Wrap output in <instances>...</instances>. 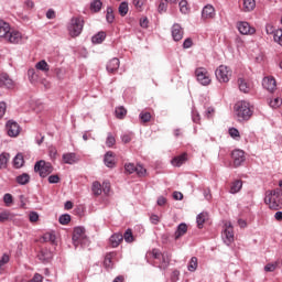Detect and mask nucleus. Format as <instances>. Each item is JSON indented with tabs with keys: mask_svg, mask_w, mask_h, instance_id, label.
Listing matches in <instances>:
<instances>
[{
	"mask_svg": "<svg viewBox=\"0 0 282 282\" xmlns=\"http://www.w3.org/2000/svg\"><path fill=\"white\" fill-rule=\"evenodd\" d=\"M0 41L18 45L19 43H22L23 35L21 32L12 30V28H10V23L0 20Z\"/></svg>",
	"mask_w": 282,
	"mask_h": 282,
	"instance_id": "obj_1",
	"label": "nucleus"
},
{
	"mask_svg": "<svg viewBox=\"0 0 282 282\" xmlns=\"http://www.w3.org/2000/svg\"><path fill=\"white\" fill-rule=\"evenodd\" d=\"M264 204L269 206L271 210H281L282 209V189H269L265 192Z\"/></svg>",
	"mask_w": 282,
	"mask_h": 282,
	"instance_id": "obj_2",
	"label": "nucleus"
},
{
	"mask_svg": "<svg viewBox=\"0 0 282 282\" xmlns=\"http://www.w3.org/2000/svg\"><path fill=\"white\" fill-rule=\"evenodd\" d=\"M235 112L239 122H245L252 118V107H250V102L245 100L235 105Z\"/></svg>",
	"mask_w": 282,
	"mask_h": 282,
	"instance_id": "obj_3",
	"label": "nucleus"
},
{
	"mask_svg": "<svg viewBox=\"0 0 282 282\" xmlns=\"http://www.w3.org/2000/svg\"><path fill=\"white\" fill-rule=\"evenodd\" d=\"M147 258L154 259L155 261H158V259H162L159 265L160 270H166L171 263V253L166 251L161 253L160 249H152L147 253Z\"/></svg>",
	"mask_w": 282,
	"mask_h": 282,
	"instance_id": "obj_4",
	"label": "nucleus"
},
{
	"mask_svg": "<svg viewBox=\"0 0 282 282\" xmlns=\"http://www.w3.org/2000/svg\"><path fill=\"white\" fill-rule=\"evenodd\" d=\"M84 25H85V21L83 20L82 17L73 18L70 20V24L68 26L70 36H73V37L80 36Z\"/></svg>",
	"mask_w": 282,
	"mask_h": 282,
	"instance_id": "obj_5",
	"label": "nucleus"
},
{
	"mask_svg": "<svg viewBox=\"0 0 282 282\" xmlns=\"http://www.w3.org/2000/svg\"><path fill=\"white\" fill-rule=\"evenodd\" d=\"M89 240L87 239V235L85 234V228L76 227L73 231V243L74 247L85 246Z\"/></svg>",
	"mask_w": 282,
	"mask_h": 282,
	"instance_id": "obj_6",
	"label": "nucleus"
},
{
	"mask_svg": "<svg viewBox=\"0 0 282 282\" xmlns=\"http://www.w3.org/2000/svg\"><path fill=\"white\" fill-rule=\"evenodd\" d=\"M34 171L39 173L40 177H47L54 171V167L52 163L42 160L35 163Z\"/></svg>",
	"mask_w": 282,
	"mask_h": 282,
	"instance_id": "obj_7",
	"label": "nucleus"
},
{
	"mask_svg": "<svg viewBox=\"0 0 282 282\" xmlns=\"http://www.w3.org/2000/svg\"><path fill=\"white\" fill-rule=\"evenodd\" d=\"M195 77L197 83H199V85H203L204 87H207V85H210V83L213 82L210 79V73H208V69L204 67L196 68Z\"/></svg>",
	"mask_w": 282,
	"mask_h": 282,
	"instance_id": "obj_8",
	"label": "nucleus"
},
{
	"mask_svg": "<svg viewBox=\"0 0 282 282\" xmlns=\"http://www.w3.org/2000/svg\"><path fill=\"white\" fill-rule=\"evenodd\" d=\"M215 74L219 83H228L230 80V76H232V70L226 65H220L216 69Z\"/></svg>",
	"mask_w": 282,
	"mask_h": 282,
	"instance_id": "obj_9",
	"label": "nucleus"
},
{
	"mask_svg": "<svg viewBox=\"0 0 282 282\" xmlns=\"http://www.w3.org/2000/svg\"><path fill=\"white\" fill-rule=\"evenodd\" d=\"M223 239L227 246H230V243H232V241H235V230L232 228V223H230V221L225 223L224 231H223Z\"/></svg>",
	"mask_w": 282,
	"mask_h": 282,
	"instance_id": "obj_10",
	"label": "nucleus"
},
{
	"mask_svg": "<svg viewBox=\"0 0 282 282\" xmlns=\"http://www.w3.org/2000/svg\"><path fill=\"white\" fill-rule=\"evenodd\" d=\"M237 30L240 32V34L252 36V34H256L257 29L254 26H251L250 23L247 21H240L237 22Z\"/></svg>",
	"mask_w": 282,
	"mask_h": 282,
	"instance_id": "obj_11",
	"label": "nucleus"
},
{
	"mask_svg": "<svg viewBox=\"0 0 282 282\" xmlns=\"http://www.w3.org/2000/svg\"><path fill=\"white\" fill-rule=\"evenodd\" d=\"M7 133L10 138H17L21 133V127L17 121L10 120L7 122Z\"/></svg>",
	"mask_w": 282,
	"mask_h": 282,
	"instance_id": "obj_12",
	"label": "nucleus"
},
{
	"mask_svg": "<svg viewBox=\"0 0 282 282\" xmlns=\"http://www.w3.org/2000/svg\"><path fill=\"white\" fill-rule=\"evenodd\" d=\"M239 8L241 12H254L257 0H239Z\"/></svg>",
	"mask_w": 282,
	"mask_h": 282,
	"instance_id": "obj_13",
	"label": "nucleus"
},
{
	"mask_svg": "<svg viewBox=\"0 0 282 282\" xmlns=\"http://www.w3.org/2000/svg\"><path fill=\"white\" fill-rule=\"evenodd\" d=\"M231 158L234 160V166L237 169L246 162V153L242 150H235L231 153Z\"/></svg>",
	"mask_w": 282,
	"mask_h": 282,
	"instance_id": "obj_14",
	"label": "nucleus"
},
{
	"mask_svg": "<svg viewBox=\"0 0 282 282\" xmlns=\"http://www.w3.org/2000/svg\"><path fill=\"white\" fill-rule=\"evenodd\" d=\"M265 32L267 34H273V39L275 41V43H279V45L282 46V30L278 29L276 31H274V26H272V24H268L265 26Z\"/></svg>",
	"mask_w": 282,
	"mask_h": 282,
	"instance_id": "obj_15",
	"label": "nucleus"
},
{
	"mask_svg": "<svg viewBox=\"0 0 282 282\" xmlns=\"http://www.w3.org/2000/svg\"><path fill=\"white\" fill-rule=\"evenodd\" d=\"M171 32L173 41H182V39H184V29H182V25H180V23H174L172 25Z\"/></svg>",
	"mask_w": 282,
	"mask_h": 282,
	"instance_id": "obj_16",
	"label": "nucleus"
},
{
	"mask_svg": "<svg viewBox=\"0 0 282 282\" xmlns=\"http://www.w3.org/2000/svg\"><path fill=\"white\" fill-rule=\"evenodd\" d=\"M210 19H215V7H213V4H207L202 10V20L208 21Z\"/></svg>",
	"mask_w": 282,
	"mask_h": 282,
	"instance_id": "obj_17",
	"label": "nucleus"
},
{
	"mask_svg": "<svg viewBox=\"0 0 282 282\" xmlns=\"http://www.w3.org/2000/svg\"><path fill=\"white\" fill-rule=\"evenodd\" d=\"M62 160L64 164H76L77 162H80V156L74 152H68L63 154Z\"/></svg>",
	"mask_w": 282,
	"mask_h": 282,
	"instance_id": "obj_18",
	"label": "nucleus"
},
{
	"mask_svg": "<svg viewBox=\"0 0 282 282\" xmlns=\"http://www.w3.org/2000/svg\"><path fill=\"white\" fill-rule=\"evenodd\" d=\"M262 87L272 94L274 89H276V80L274 77H264L262 80Z\"/></svg>",
	"mask_w": 282,
	"mask_h": 282,
	"instance_id": "obj_19",
	"label": "nucleus"
},
{
	"mask_svg": "<svg viewBox=\"0 0 282 282\" xmlns=\"http://www.w3.org/2000/svg\"><path fill=\"white\" fill-rule=\"evenodd\" d=\"M0 87H6L7 89L14 87V82L10 78V75L6 73L0 75Z\"/></svg>",
	"mask_w": 282,
	"mask_h": 282,
	"instance_id": "obj_20",
	"label": "nucleus"
},
{
	"mask_svg": "<svg viewBox=\"0 0 282 282\" xmlns=\"http://www.w3.org/2000/svg\"><path fill=\"white\" fill-rule=\"evenodd\" d=\"M188 161V154L186 152L174 156L171 161L172 166H182V164H185Z\"/></svg>",
	"mask_w": 282,
	"mask_h": 282,
	"instance_id": "obj_21",
	"label": "nucleus"
},
{
	"mask_svg": "<svg viewBox=\"0 0 282 282\" xmlns=\"http://www.w3.org/2000/svg\"><path fill=\"white\" fill-rule=\"evenodd\" d=\"M104 162L108 169H113L116 166V154L112 151H108L105 154Z\"/></svg>",
	"mask_w": 282,
	"mask_h": 282,
	"instance_id": "obj_22",
	"label": "nucleus"
},
{
	"mask_svg": "<svg viewBox=\"0 0 282 282\" xmlns=\"http://www.w3.org/2000/svg\"><path fill=\"white\" fill-rule=\"evenodd\" d=\"M119 68H120V59L116 57L110 59L107 64V72H109V74H113L115 72H118Z\"/></svg>",
	"mask_w": 282,
	"mask_h": 282,
	"instance_id": "obj_23",
	"label": "nucleus"
},
{
	"mask_svg": "<svg viewBox=\"0 0 282 282\" xmlns=\"http://www.w3.org/2000/svg\"><path fill=\"white\" fill-rule=\"evenodd\" d=\"M186 232H188V226L184 223L180 224L174 234V239L177 241V239H181V237H184V235H186Z\"/></svg>",
	"mask_w": 282,
	"mask_h": 282,
	"instance_id": "obj_24",
	"label": "nucleus"
},
{
	"mask_svg": "<svg viewBox=\"0 0 282 282\" xmlns=\"http://www.w3.org/2000/svg\"><path fill=\"white\" fill-rule=\"evenodd\" d=\"M238 87L240 91H242L243 94H249L250 89H252V86L250 85V83H248V80L241 77L238 78Z\"/></svg>",
	"mask_w": 282,
	"mask_h": 282,
	"instance_id": "obj_25",
	"label": "nucleus"
},
{
	"mask_svg": "<svg viewBox=\"0 0 282 282\" xmlns=\"http://www.w3.org/2000/svg\"><path fill=\"white\" fill-rule=\"evenodd\" d=\"M123 239L124 237L122 236V234H115L110 237V246L112 248H118L120 243H122Z\"/></svg>",
	"mask_w": 282,
	"mask_h": 282,
	"instance_id": "obj_26",
	"label": "nucleus"
},
{
	"mask_svg": "<svg viewBox=\"0 0 282 282\" xmlns=\"http://www.w3.org/2000/svg\"><path fill=\"white\" fill-rule=\"evenodd\" d=\"M8 162H10V153L2 152L0 154V171L8 169Z\"/></svg>",
	"mask_w": 282,
	"mask_h": 282,
	"instance_id": "obj_27",
	"label": "nucleus"
},
{
	"mask_svg": "<svg viewBox=\"0 0 282 282\" xmlns=\"http://www.w3.org/2000/svg\"><path fill=\"white\" fill-rule=\"evenodd\" d=\"M113 257H116L115 252L107 253L104 260V265L107 268V270H111L113 268Z\"/></svg>",
	"mask_w": 282,
	"mask_h": 282,
	"instance_id": "obj_28",
	"label": "nucleus"
},
{
	"mask_svg": "<svg viewBox=\"0 0 282 282\" xmlns=\"http://www.w3.org/2000/svg\"><path fill=\"white\" fill-rule=\"evenodd\" d=\"M105 39H107V33H105V31H100L93 36L91 41L95 45H99L102 43V41H105Z\"/></svg>",
	"mask_w": 282,
	"mask_h": 282,
	"instance_id": "obj_29",
	"label": "nucleus"
},
{
	"mask_svg": "<svg viewBox=\"0 0 282 282\" xmlns=\"http://www.w3.org/2000/svg\"><path fill=\"white\" fill-rule=\"evenodd\" d=\"M242 186H243V183L241 181L237 180L231 183L229 193L235 195L236 193H239V191H241Z\"/></svg>",
	"mask_w": 282,
	"mask_h": 282,
	"instance_id": "obj_30",
	"label": "nucleus"
},
{
	"mask_svg": "<svg viewBox=\"0 0 282 282\" xmlns=\"http://www.w3.org/2000/svg\"><path fill=\"white\" fill-rule=\"evenodd\" d=\"M15 215L8 212V210H4L0 214V223L3 224L6 221H12V219H14Z\"/></svg>",
	"mask_w": 282,
	"mask_h": 282,
	"instance_id": "obj_31",
	"label": "nucleus"
},
{
	"mask_svg": "<svg viewBox=\"0 0 282 282\" xmlns=\"http://www.w3.org/2000/svg\"><path fill=\"white\" fill-rule=\"evenodd\" d=\"M206 219H208L207 213H200L196 217L198 228H204V224H206Z\"/></svg>",
	"mask_w": 282,
	"mask_h": 282,
	"instance_id": "obj_32",
	"label": "nucleus"
},
{
	"mask_svg": "<svg viewBox=\"0 0 282 282\" xmlns=\"http://www.w3.org/2000/svg\"><path fill=\"white\" fill-rule=\"evenodd\" d=\"M91 191L95 197H99V195H102V185L99 182H94Z\"/></svg>",
	"mask_w": 282,
	"mask_h": 282,
	"instance_id": "obj_33",
	"label": "nucleus"
},
{
	"mask_svg": "<svg viewBox=\"0 0 282 282\" xmlns=\"http://www.w3.org/2000/svg\"><path fill=\"white\" fill-rule=\"evenodd\" d=\"M24 160H23V154L19 153L15 155V158L13 159V166L14 169H21V166H23L24 164Z\"/></svg>",
	"mask_w": 282,
	"mask_h": 282,
	"instance_id": "obj_34",
	"label": "nucleus"
},
{
	"mask_svg": "<svg viewBox=\"0 0 282 282\" xmlns=\"http://www.w3.org/2000/svg\"><path fill=\"white\" fill-rule=\"evenodd\" d=\"M102 9V1L100 0H95L90 3V10L91 12H100Z\"/></svg>",
	"mask_w": 282,
	"mask_h": 282,
	"instance_id": "obj_35",
	"label": "nucleus"
},
{
	"mask_svg": "<svg viewBox=\"0 0 282 282\" xmlns=\"http://www.w3.org/2000/svg\"><path fill=\"white\" fill-rule=\"evenodd\" d=\"M35 67L40 69V72H50V64L45 62V59L40 61Z\"/></svg>",
	"mask_w": 282,
	"mask_h": 282,
	"instance_id": "obj_36",
	"label": "nucleus"
},
{
	"mask_svg": "<svg viewBox=\"0 0 282 282\" xmlns=\"http://www.w3.org/2000/svg\"><path fill=\"white\" fill-rule=\"evenodd\" d=\"M115 113L119 120H122L127 116V109L122 106L118 107V108H116Z\"/></svg>",
	"mask_w": 282,
	"mask_h": 282,
	"instance_id": "obj_37",
	"label": "nucleus"
},
{
	"mask_svg": "<svg viewBox=\"0 0 282 282\" xmlns=\"http://www.w3.org/2000/svg\"><path fill=\"white\" fill-rule=\"evenodd\" d=\"M10 262V256L3 254L0 259V274H3V270H6V263Z\"/></svg>",
	"mask_w": 282,
	"mask_h": 282,
	"instance_id": "obj_38",
	"label": "nucleus"
},
{
	"mask_svg": "<svg viewBox=\"0 0 282 282\" xmlns=\"http://www.w3.org/2000/svg\"><path fill=\"white\" fill-rule=\"evenodd\" d=\"M128 12H129V3L121 2L120 6H119L120 17H127Z\"/></svg>",
	"mask_w": 282,
	"mask_h": 282,
	"instance_id": "obj_39",
	"label": "nucleus"
},
{
	"mask_svg": "<svg viewBox=\"0 0 282 282\" xmlns=\"http://www.w3.org/2000/svg\"><path fill=\"white\" fill-rule=\"evenodd\" d=\"M197 257H192V259L189 260V263L187 265V269L189 272H195V270H197Z\"/></svg>",
	"mask_w": 282,
	"mask_h": 282,
	"instance_id": "obj_40",
	"label": "nucleus"
},
{
	"mask_svg": "<svg viewBox=\"0 0 282 282\" xmlns=\"http://www.w3.org/2000/svg\"><path fill=\"white\" fill-rule=\"evenodd\" d=\"M18 184L25 185L30 182V175L29 174H22L17 177Z\"/></svg>",
	"mask_w": 282,
	"mask_h": 282,
	"instance_id": "obj_41",
	"label": "nucleus"
},
{
	"mask_svg": "<svg viewBox=\"0 0 282 282\" xmlns=\"http://www.w3.org/2000/svg\"><path fill=\"white\" fill-rule=\"evenodd\" d=\"M122 237L127 243H133V232L131 229H127Z\"/></svg>",
	"mask_w": 282,
	"mask_h": 282,
	"instance_id": "obj_42",
	"label": "nucleus"
},
{
	"mask_svg": "<svg viewBox=\"0 0 282 282\" xmlns=\"http://www.w3.org/2000/svg\"><path fill=\"white\" fill-rule=\"evenodd\" d=\"M58 221H59V224H62V226H67V224H69V221H72V216H69V214H64V215L59 216Z\"/></svg>",
	"mask_w": 282,
	"mask_h": 282,
	"instance_id": "obj_43",
	"label": "nucleus"
},
{
	"mask_svg": "<svg viewBox=\"0 0 282 282\" xmlns=\"http://www.w3.org/2000/svg\"><path fill=\"white\" fill-rule=\"evenodd\" d=\"M139 118L141 120V122H151V112H147V111H142L140 115H139Z\"/></svg>",
	"mask_w": 282,
	"mask_h": 282,
	"instance_id": "obj_44",
	"label": "nucleus"
},
{
	"mask_svg": "<svg viewBox=\"0 0 282 282\" xmlns=\"http://www.w3.org/2000/svg\"><path fill=\"white\" fill-rule=\"evenodd\" d=\"M115 144H116V137H113V134L111 133H108V137L106 139V147L111 149V147H113Z\"/></svg>",
	"mask_w": 282,
	"mask_h": 282,
	"instance_id": "obj_45",
	"label": "nucleus"
},
{
	"mask_svg": "<svg viewBox=\"0 0 282 282\" xmlns=\"http://www.w3.org/2000/svg\"><path fill=\"white\" fill-rule=\"evenodd\" d=\"M279 268V262H271L264 267V272H274Z\"/></svg>",
	"mask_w": 282,
	"mask_h": 282,
	"instance_id": "obj_46",
	"label": "nucleus"
},
{
	"mask_svg": "<svg viewBox=\"0 0 282 282\" xmlns=\"http://www.w3.org/2000/svg\"><path fill=\"white\" fill-rule=\"evenodd\" d=\"M106 19H107L108 23H113V20L116 19V17L113 15V9L111 7L107 8Z\"/></svg>",
	"mask_w": 282,
	"mask_h": 282,
	"instance_id": "obj_47",
	"label": "nucleus"
},
{
	"mask_svg": "<svg viewBox=\"0 0 282 282\" xmlns=\"http://www.w3.org/2000/svg\"><path fill=\"white\" fill-rule=\"evenodd\" d=\"M178 6L182 14H186L188 12V2L186 0H181Z\"/></svg>",
	"mask_w": 282,
	"mask_h": 282,
	"instance_id": "obj_48",
	"label": "nucleus"
},
{
	"mask_svg": "<svg viewBox=\"0 0 282 282\" xmlns=\"http://www.w3.org/2000/svg\"><path fill=\"white\" fill-rule=\"evenodd\" d=\"M44 241H50L51 243H54L56 241V235L53 232H46L43 236Z\"/></svg>",
	"mask_w": 282,
	"mask_h": 282,
	"instance_id": "obj_49",
	"label": "nucleus"
},
{
	"mask_svg": "<svg viewBox=\"0 0 282 282\" xmlns=\"http://www.w3.org/2000/svg\"><path fill=\"white\" fill-rule=\"evenodd\" d=\"M134 173H137L139 177H144V175H147V169H144L142 165H137Z\"/></svg>",
	"mask_w": 282,
	"mask_h": 282,
	"instance_id": "obj_50",
	"label": "nucleus"
},
{
	"mask_svg": "<svg viewBox=\"0 0 282 282\" xmlns=\"http://www.w3.org/2000/svg\"><path fill=\"white\" fill-rule=\"evenodd\" d=\"M135 166L134 164L132 163H126L124 164V171L126 173H129V175H131L132 173H135Z\"/></svg>",
	"mask_w": 282,
	"mask_h": 282,
	"instance_id": "obj_51",
	"label": "nucleus"
},
{
	"mask_svg": "<svg viewBox=\"0 0 282 282\" xmlns=\"http://www.w3.org/2000/svg\"><path fill=\"white\" fill-rule=\"evenodd\" d=\"M3 202L6 206H12V203L14 202L12 194H4Z\"/></svg>",
	"mask_w": 282,
	"mask_h": 282,
	"instance_id": "obj_52",
	"label": "nucleus"
},
{
	"mask_svg": "<svg viewBox=\"0 0 282 282\" xmlns=\"http://www.w3.org/2000/svg\"><path fill=\"white\" fill-rule=\"evenodd\" d=\"M229 135L234 139H239L241 135L239 134V130L236 128H230L229 129Z\"/></svg>",
	"mask_w": 282,
	"mask_h": 282,
	"instance_id": "obj_53",
	"label": "nucleus"
},
{
	"mask_svg": "<svg viewBox=\"0 0 282 282\" xmlns=\"http://www.w3.org/2000/svg\"><path fill=\"white\" fill-rule=\"evenodd\" d=\"M282 106V100L281 98H275L274 100L270 101V107H272L273 109H276L278 107Z\"/></svg>",
	"mask_w": 282,
	"mask_h": 282,
	"instance_id": "obj_54",
	"label": "nucleus"
},
{
	"mask_svg": "<svg viewBox=\"0 0 282 282\" xmlns=\"http://www.w3.org/2000/svg\"><path fill=\"white\" fill-rule=\"evenodd\" d=\"M58 182H61V177L58 176V174L48 176L50 184H58Z\"/></svg>",
	"mask_w": 282,
	"mask_h": 282,
	"instance_id": "obj_55",
	"label": "nucleus"
},
{
	"mask_svg": "<svg viewBox=\"0 0 282 282\" xmlns=\"http://www.w3.org/2000/svg\"><path fill=\"white\" fill-rule=\"evenodd\" d=\"M101 191H104L105 195H109V191H111V183L104 182L101 186Z\"/></svg>",
	"mask_w": 282,
	"mask_h": 282,
	"instance_id": "obj_56",
	"label": "nucleus"
},
{
	"mask_svg": "<svg viewBox=\"0 0 282 282\" xmlns=\"http://www.w3.org/2000/svg\"><path fill=\"white\" fill-rule=\"evenodd\" d=\"M205 116L208 119L213 118V116H215V108L208 107L205 111Z\"/></svg>",
	"mask_w": 282,
	"mask_h": 282,
	"instance_id": "obj_57",
	"label": "nucleus"
},
{
	"mask_svg": "<svg viewBox=\"0 0 282 282\" xmlns=\"http://www.w3.org/2000/svg\"><path fill=\"white\" fill-rule=\"evenodd\" d=\"M29 219L32 224H35V221H39V214L36 212L30 213Z\"/></svg>",
	"mask_w": 282,
	"mask_h": 282,
	"instance_id": "obj_58",
	"label": "nucleus"
},
{
	"mask_svg": "<svg viewBox=\"0 0 282 282\" xmlns=\"http://www.w3.org/2000/svg\"><path fill=\"white\" fill-rule=\"evenodd\" d=\"M184 50H188L189 47H193V40L191 37H187L183 43Z\"/></svg>",
	"mask_w": 282,
	"mask_h": 282,
	"instance_id": "obj_59",
	"label": "nucleus"
},
{
	"mask_svg": "<svg viewBox=\"0 0 282 282\" xmlns=\"http://www.w3.org/2000/svg\"><path fill=\"white\" fill-rule=\"evenodd\" d=\"M150 221H151V224H154V226H158V224H160V216H158L155 214L151 215Z\"/></svg>",
	"mask_w": 282,
	"mask_h": 282,
	"instance_id": "obj_60",
	"label": "nucleus"
},
{
	"mask_svg": "<svg viewBox=\"0 0 282 282\" xmlns=\"http://www.w3.org/2000/svg\"><path fill=\"white\" fill-rule=\"evenodd\" d=\"M7 105L6 102H0V118H2L3 116H6V109H7Z\"/></svg>",
	"mask_w": 282,
	"mask_h": 282,
	"instance_id": "obj_61",
	"label": "nucleus"
},
{
	"mask_svg": "<svg viewBox=\"0 0 282 282\" xmlns=\"http://www.w3.org/2000/svg\"><path fill=\"white\" fill-rule=\"evenodd\" d=\"M29 282H43V275L35 273L33 279L30 280Z\"/></svg>",
	"mask_w": 282,
	"mask_h": 282,
	"instance_id": "obj_62",
	"label": "nucleus"
},
{
	"mask_svg": "<svg viewBox=\"0 0 282 282\" xmlns=\"http://www.w3.org/2000/svg\"><path fill=\"white\" fill-rule=\"evenodd\" d=\"M121 140L123 144H129V142H131V134H123Z\"/></svg>",
	"mask_w": 282,
	"mask_h": 282,
	"instance_id": "obj_63",
	"label": "nucleus"
},
{
	"mask_svg": "<svg viewBox=\"0 0 282 282\" xmlns=\"http://www.w3.org/2000/svg\"><path fill=\"white\" fill-rule=\"evenodd\" d=\"M140 25H141V28H149V19L142 18L140 20Z\"/></svg>",
	"mask_w": 282,
	"mask_h": 282,
	"instance_id": "obj_64",
	"label": "nucleus"
}]
</instances>
